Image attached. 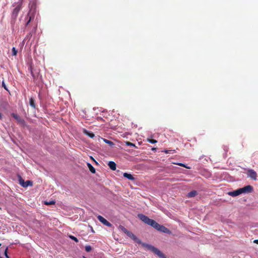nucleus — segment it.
Masks as SVG:
<instances>
[{
  "instance_id": "f257e3e1",
  "label": "nucleus",
  "mask_w": 258,
  "mask_h": 258,
  "mask_svg": "<svg viewBox=\"0 0 258 258\" xmlns=\"http://www.w3.org/2000/svg\"><path fill=\"white\" fill-rule=\"evenodd\" d=\"M138 217L142 221L148 225L151 226L158 231L164 232L165 233H170V230L167 228L165 227L164 226L160 225L155 220L150 219L149 217L144 214H139L138 215Z\"/></svg>"
},
{
  "instance_id": "f03ea898",
  "label": "nucleus",
  "mask_w": 258,
  "mask_h": 258,
  "mask_svg": "<svg viewBox=\"0 0 258 258\" xmlns=\"http://www.w3.org/2000/svg\"><path fill=\"white\" fill-rule=\"evenodd\" d=\"M143 245L148 249L152 251L154 253L158 255L160 258H166V256L156 247L148 244H143Z\"/></svg>"
},
{
  "instance_id": "7ed1b4c3",
  "label": "nucleus",
  "mask_w": 258,
  "mask_h": 258,
  "mask_svg": "<svg viewBox=\"0 0 258 258\" xmlns=\"http://www.w3.org/2000/svg\"><path fill=\"white\" fill-rule=\"evenodd\" d=\"M22 0H21L20 3H18L17 6L13 10L12 13V18L14 20H16L17 18L18 15L22 8Z\"/></svg>"
},
{
  "instance_id": "20e7f679",
  "label": "nucleus",
  "mask_w": 258,
  "mask_h": 258,
  "mask_svg": "<svg viewBox=\"0 0 258 258\" xmlns=\"http://www.w3.org/2000/svg\"><path fill=\"white\" fill-rule=\"evenodd\" d=\"M11 115L13 117H14L18 122L20 125L25 126L26 125V122L24 119L20 117L18 114L12 113Z\"/></svg>"
},
{
  "instance_id": "39448f33",
  "label": "nucleus",
  "mask_w": 258,
  "mask_h": 258,
  "mask_svg": "<svg viewBox=\"0 0 258 258\" xmlns=\"http://www.w3.org/2000/svg\"><path fill=\"white\" fill-rule=\"evenodd\" d=\"M240 194L250 193L253 191V187L251 185H248L242 188H239Z\"/></svg>"
},
{
  "instance_id": "423d86ee",
  "label": "nucleus",
  "mask_w": 258,
  "mask_h": 258,
  "mask_svg": "<svg viewBox=\"0 0 258 258\" xmlns=\"http://www.w3.org/2000/svg\"><path fill=\"white\" fill-rule=\"evenodd\" d=\"M247 174V176L252 180H256L257 179V173L253 169H248Z\"/></svg>"
},
{
  "instance_id": "0eeeda50",
  "label": "nucleus",
  "mask_w": 258,
  "mask_h": 258,
  "mask_svg": "<svg viewBox=\"0 0 258 258\" xmlns=\"http://www.w3.org/2000/svg\"><path fill=\"white\" fill-rule=\"evenodd\" d=\"M97 219L100 222H101L105 226L111 227L112 225L110 222H109L107 220H106L104 218H103L102 216L100 215H98L97 216Z\"/></svg>"
},
{
  "instance_id": "6e6552de",
  "label": "nucleus",
  "mask_w": 258,
  "mask_h": 258,
  "mask_svg": "<svg viewBox=\"0 0 258 258\" xmlns=\"http://www.w3.org/2000/svg\"><path fill=\"white\" fill-rule=\"evenodd\" d=\"M126 235L137 242L140 243L141 241L132 232L127 231Z\"/></svg>"
},
{
  "instance_id": "1a4fd4ad",
  "label": "nucleus",
  "mask_w": 258,
  "mask_h": 258,
  "mask_svg": "<svg viewBox=\"0 0 258 258\" xmlns=\"http://www.w3.org/2000/svg\"><path fill=\"white\" fill-rule=\"evenodd\" d=\"M228 195L232 196V197H236L239 195H240V192L239 189H237L235 190L230 191L228 193Z\"/></svg>"
},
{
  "instance_id": "9d476101",
  "label": "nucleus",
  "mask_w": 258,
  "mask_h": 258,
  "mask_svg": "<svg viewBox=\"0 0 258 258\" xmlns=\"http://www.w3.org/2000/svg\"><path fill=\"white\" fill-rule=\"evenodd\" d=\"M108 165L111 170H115L116 169V164L114 162L109 161Z\"/></svg>"
},
{
  "instance_id": "9b49d317",
  "label": "nucleus",
  "mask_w": 258,
  "mask_h": 258,
  "mask_svg": "<svg viewBox=\"0 0 258 258\" xmlns=\"http://www.w3.org/2000/svg\"><path fill=\"white\" fill-rule=\"evenodd\" d=\"M197 194H198L197 191L196 190H193L187 194V197H188V198L195 197L197 195Z\"/></svg>"
},
{
  "instance_id": "f8f14e48",
  "label": "nucleus",
  "mask_w": 258,
  "mask_h": 258,
  "mask_svg": "<svg viewBox=\"0 0 258 258\" xmlns=\"http://www.w3.org/2000/svg\"><path fill=\"white\" fill-rule=\"evenodd\" d=\"M29 104L33 108H36L35 101L34 98L31 97L29 99Z\"/></svg>"
},
{
  "instance_id": "ddd939ff",
  "label": "nucleus",
  "mask_w": 258,
  "mask_h": 258,
  "mask_svg": "<svg viewBox=\"0 0 258 258\" xmlns=\"http://www.w3.org/2000/svg\"><path fill=\"white\" fill-rule=\"evenodd\" d=\"M84 133L91 138H93L95 136L94 134L92 132L88 131L86 130H84Z\"/></svg>"
},
{
  "instance_id": "4468645a",
  "label": "nucleus",
  "mask_w": 258,
  "mask_h": 258,
  "mask_svg": "<svg viewBox=\"0 0 258 258\" xmlns=\"http://www.w3.org/2000/svg\"><path fill=\"white\" fill-rule=\"evenodd\" d=\"M123 176L131 180H134L135 179V178L134 177L133 175L127 173H124Z\"/></svg>"
},
{
  "instance_id": "2eb2a0df",
  "label": "nucleus",
  "mask_w": 258,
  "mask_h": 258,
  "mask_svg": "<svg viewBox=\"0 0 258 258\" xmlns=\"http://www.w3.org/2000/svg\"><path fill=\"white\" fill-rule=\"evenodd\" d=\"M87 166L91 173H95V172H96L95 169L90 163H87Z\"/></svg>"
},
{
  "instance_id": "dca6fc26",
  "label": "nucleus",
  "mask_w": 258,
  "mask_h": 258,
  "mask_svg": "<svg viewBox=\"0 0 258 258\" xmlns=\"http://www.w3.org/2000/svg\"><path fill=\"white\" fill-rule=\"evenodd\" d=\"M19 183L24 187L28 186V184H25V181L21 177L19 179Z\"/></svg>"
},
{
  "instance_id": "f3484780",
  "label": "nucleus",
  "mask_w": 258,
  "mask_h": 258,
  "mask_svg": "<svg viewBox=\"0 0 258 258\" xmlns=\"http://www.w3.org/2000/svg\"><path fill=\"white\" fill-rule=\"evenodd\" d=\"M125 145L128 146L135 147L136 148H137V147L136 146L135 144L128 141H126L125 142Z\"/></svg>"
},
{
  "instance_id": "a211bd4d",
  "label": "nucleus",
  "mask_w": 258,
  "mask_h": 258,
  "mask_svg": "<svg viewBox=\"0 0 258 258\" xmlns=\"http://www.w3.org/2000/svg\"><path fill=\"white\" fill-rule=\"evenodd\" d=\"M85 250L88 252H90L92 250V247L90 245H86L85 246Z\"/></svg>"
},
{
  "instance_id": "6ab92c4d",
  "label": "nucleus",
  "mask_w": 258,
  "mask_h": 258,
  "mask_svg": "<svg viewBox=\"0 0 258 258\" xmlns=\"http://www.w3.org/2000/svg\"><path fill=\"white\" fill-rule=\"evenodd\" d=\"M104 141L106 143L109 144L110 146H112L113 145V143L112 141L108 140L107 139H104Z\"/></svg>"
},
{
  "instance_id": "aec40b11",
  "label": "nucleus",
  "mask_w": 258,
  "mask_h": 258,
  "mask_svg": "<svg viewBox=\"0 0 258 258\" xmlns=\"http://www.w3.org/2000/svg\"><path fill=\"white\" fill-rule=\"evenodd\" d=\"M147 141L148 142L152 143V144H155L157 142V141L156 140L151 139H148Z\"/></svg>"
},
{
  "instance_id": "412c9836",
  "label": "nucleus",
  "mask_w": 258,
  "mask_h": 258,
  "mask_svg": "<svg viewBox=\"0 0 258 258\" xmlns=\"http://www.w3.org/2000/svg\"><path fill=\"white\" fill-rule=\"evenodd\" d=\"M69 237L74 240L75 242H78L79 241L78 239L77 238V237H75L74 236H73V235H69Z\"/></svg>"
},
{
  "instance_id": "4be33fe9",
  "label": "nucleus",
  "mask_w": 258,
  "mask_h": 258,
  "mask_svg": "<svg viewBox=\"0 0 258 258\" xmlns=\"http://www.w3.org/2000/svg\"><path fill=\"white\" fill-rule=\"evenodd\" d=\"M17 54V50L15 47H13L12 48V54L13 55H16Z\"/></svg>"
},
{
  "instance_id": "5701e85b",
  "label": "nucleus",
  "mask_w": 258,
  "mask_h": 258,
  "mask_svg": "<svg viewBox=\"0 0 258 258\" xmlns=\"http://www.w3.org/2000/svg\"><path fill=\"white\" fill-rule=\"evenodd\" d=\"M46 205H54L55 204V202L54 201H51L50 202H45V203H44Z\"/></svg>"
},
{
  "instance_id": "b1692460",
  "label": "nucleus",
  "mask_w": 258,
  "mask_h": 258,
  "mask_svg": "<svg viewBox=\"0 0 258 258\" xmlns=\"http://www.w3.org/2000/svg\"><path fill=\"white\" fill-rule=\"evenodd\" d=\"M177 164L180 166L184 167L187 169H190V168L189 167L186 166L184 164L178 163H177Z\"/></svg>"
},
{
  "instance_id": "393cba45",
  "label": "nucleus",
  "mask_w": 258,
  "mask_h": 258,
  "mask_svg": "<svg viewBox=\"0 0 258 258\" xmlns=\"http://www.w3.org/2000/svg\"><path fill=\"white\" fill-rule=\"evenodd\" d=\"M120 228L122 230V231L123 232H124L126 234H127V231H128V230L127 229H126L125 228H124L123 226H120Z\"/></svg>"
},
{
  "instance_id": "a878e982",
  "label": "nucleus",
  "mask_w": 258,
  "mask_h": 258,
  "mask_svg": "<svg viewBox=\"0 0 258 258\" xmlns=\"http://www.w3.org/2000/svg\"><path fill=\"white\" fill-rule=\"evenodd\" d=\"M2 85V87H4L5 90H6L7 91L8 90V89L5 83V82L4 81H3Z\"/></svg>"
},
{
  "instance_id": "bb28decb",
  "label": "nucleus",
  "mask_w": 258,
  "mask_h": 258,
  "mask_svg": "<svg viewBox=\"0 0 258 258\" xmlns=\"http://www.w3.org/2000/svg\"><path fill=\"white\" fill-rule=\"evenodd\" d=\"M5 255L7 258H9V256L8 255V248H6L5 250Z\"/></svg>"
},
{
  "instance_id": "cd10ccee",
  "label": "nucleus",
  "mask_w": 258,
  "mask_h": 258,
  "mask_svg": "<svg viewBox=\"0 0 258 258\" xmlns=\"http://www.w3.org/2000/svg\"><path fill=\"white\" fill-rule=\"evenodd\" d=\"M25 184H28V186L29 185H32V181H31L30 180H27L25 182Z\"/></svg>"
},
{
  "instance_id": "c85d7f7f",
  "label": "nucleus",
  "mask_w": 258,
  "mask_h": 258,
  "mask_svg": "<svg viewBox=\"0 0 258 258\" xmlns=\"http://www.w3.org/2000/svg\"><path fill=\"white\" fill-rule=\"evenodd\" d=\"M31 17H30L29 20L27 21V22L26 24V26H27L29 24V23L31 21Z\"/></svg>"
},
{
  "instance_id": "c756f323",
  "label": "nucleus",
  "mask_w": 258,
  "mask_h": 258,
  "mask_svg": "<svg viewBox=\"0 0 258 258\" xmlns=\"http://www.w3.org/2000/svg\"><path fill=\"white\" fill-rule=\"evenodd\" d=\"M253 242L255 243L258 244V240H254Z\"/></svg>"
},
{
  "instance_id": "7c9ffc66",
  "label": "nucleus",
  "mask_w": 258,
  "mask_h": 258,
  "mask_svg": "<svg viewBox=\"0 0 258 258\" xmlns=\"http://www.w3.org/2000/svg\"><path fill=\"white\" fill-rule=\"evenodd\" d=\"M2 114L0 113V119H2Z\"/></svg>"
},
{
  "instance_id": "2f4dec72",
  "label": "nucleus",
  "mask_w": 258,
  "mask_h": 258,
  "mask_svg": "<svg viewBox=\"0 0 258 258\" xmlns=\"http://www.w3.org/2000/svg\"><path fill=\"white\" fill-rule=\"evenodd\" d=\"M156 149L155 148H152V150H155Z\"/></svg>"
},
{
  "instance_id": "473e14b6",
  "label": "nucleus",
  "mask_w": 258,
  "mask_h": 258,
  "mask_svg": "<svg viewBox=\"0 0 258 258\" xmlns=\"http://www.w3.org/2000/svg\"><path fill=\"white\" fill-rule=\"evenodd\" d=\"M1 209V208L0 207V210Z\"/></svg>"
}]
</instances>
